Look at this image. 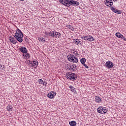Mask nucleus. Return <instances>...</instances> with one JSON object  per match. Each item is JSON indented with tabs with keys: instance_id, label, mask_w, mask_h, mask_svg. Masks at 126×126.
Segmentation results:
<instances>
[{
	"instance_id": "nucleus-6",
	"label": "nucleus",
	"mask_w": 126,
	"mask_h": 126,
	"mask_svg": "<svg viewBox=\"0 0 126 126\" xmlns=\"http://www.w3.org/2000/svg\"><path fill=\"white\" fill-rule=\"evenodd\" d=\"M59 2L65 6H70V0H59Z\"/></svg>"
},
{
	"instance_id": "nucleus-20",
	"label": "nucleus",
	"mask_w": 126,
	"mask_h": 126,
	"mask_svg": "<svg viewBox=\"0 0 126 126\" xmlns=\"http://www.w3.org/2000/svg\"><path fill=\"white\" fill-rule=\"evenodd\" d=\"M73 43H74V44H76L77 45H81V41H79V40H74L73 41Z\"/></svg>"
},
{
	"instance_id": "nucleus-17",
	"label": "nucleus",
	"mask_w": 126,
	"mask_h": 126,
	"mask_svg": "<svg viewBox=\"0 0 126 126\" xmlns=\"http://www.w3.org/2000/svg\"><path fill=\"white\" fill-rule=\"evenodd\" d=\"M7 111H8L9 112H11V111H12V106H11L10 105H8L7 106Z\"/></svg>"
},
{
	"instance_id": "nucleus-18",
	"label": "nucleus",
	"mask_w": 126,
	"mask_h": 126,
	"mask_svg": "<svg viewBox=\"0 0 126 126\" xmlns=\"http://www.w3.org/2000/svg\"><path fill=\"white\" fill-rule=\"evenodd\" d=\"M111 9L113 11V12H114V13H117L118 11H119V10L116 9V8L114 7H111Z\"/></svg>"
},
{
	"instance_id": "nucleus-8",
	"label": "nucleus",
	"mask_w": 126,
	"mask_h": 126,
	"mask_svg": "<svg viewBox=\"0 0 126 126\" xmlns=\"http://www.w3.org/2000/svg\"><path fill=\"white\" fill-rule=\"evenodd\" d=\"M105 66L107 68H113L114 67V63L111 61L106 62Z\"/></svg>"
},
{
	"instance_id": "nucleus-12",
	"label": "nucleus",
	"mask_w": 126,
	"mask_h": 126,
	"mask_svg": "<svg viewBox=\"0 0 126 126\" xmlns=\"http://www.w3.org/2000/svg\"><path fill=\"white\" fill-rule=\"evenodd\" d=\"M9 40L12 44H16V43H17V41H16V39H15V38H14V37L10 36L9 37Z\"/></svg>"
},
{
	"instance_id": "nucleus-11",
	"label": "nucleus",
	"mask_w": 126,
	"mask_h": 126,
	"mask_svg": "<svg viewBox=\"0 0 126 126\" xmlns=\"http://www.w3.org/2000/svg\"><path fill=\"white\" fill-rule=\"evenodd\" d=\"M47 96L48 98H50V99H53V98H54V96H56V93L52 91L47 94Z\"/></svg>"
},
{
	"instance_id": "nucleus-1",
	"label": "nucleus",
	"mask_w": 126,
	"mask_h": 126,
	"mask_svg": "<svg viewBox=\"0 0 126 126\" xmlns=\"http://www.w3.org/2000/svg\"><path fill=\"white\" fill-rule=\"evenodd\" d=\"M14 37L16 39L17 41H18L20 43L22 42L23 41V33H22L21 31L18 29L15 33Z\"/></svg>"
},
{
	"instance_id": "nucleus-13",
	"label": "nucleus",
	"mask_w": 126,
	"mask_h": 126,
	"mask_svg": "<svg viewBox=\"0 0 126 126\" xmlns=\"http://www.w3.org/2000/svg\"><path fill=\"white\" fill-rule=\"evenodd\" d=\"M20 52H21V53H23V54H27V49H26V48L22 46L20 48Z\"/></svg>"
},
{
	"instance_id": "nucleus-22",
	"label": "nucleus",
	"mask_w": 126,
	"mask_h": 126,
	"mask_svg": "<svg viewBox=\"0 0 126 126\" xmlns=\"http://www.w3.org/2000/svg\"><path fill=\"white\" fill-rule=\"evenodd\" d=\"M80 62L81 63L84 64V63H85V62H86V59H85V58H82L81 59Z\"/></svg>"
},
{
	"instance_id": "nucleus-7",
	"label": "nucleus",
	"mask_w": 126,
	"mask_h": 126,
	"mask_svg": "<svg viewBox=\"0 0 126 126\" xmlns=\"http://www.w3.org/2000/svg\"><path fill=\"white\" fill-rule=\"evenodd\" d=\"M61 36H62L61 33L57 32H52L51 37H53V38H60Z\"/></svg>"
},
{
	"instance_id": "nucleus-27",
	"label": "nucleus",
	"mask_w": 126,
	"mask_h": 126,
	"mask_svg": "<svg viewBox=\"0 0 126 126\" xmlns=\"http://www.w3.org/2000/svg\"><path fill=\"white\" fill-rule=\"evenodd\" d=\"M39 40L40 41H41V42H43V43L46 42V40H45V38H39Z\"/></svg>"
},
{
	"instance_id": "nucleus-34",
	"label": "nucleus",
	"mask_w": 126,
	"mask_h": 126,
	"mask_svg": "<svg viewBox=\"0 0 126 126\" xmlns=\"http://www.w3.org/2000/svg\"><path fill=\"white\" fill-rule=\"evenodd\" d=\"M83 65L86 67V68H88V66H87L85 63L83 64Z\"/></svg>"
},
{
	"instance_id": "nucleus-25",
	"label": "nucleus",
	"mask_w": 126,
	"mask_h": 126,
	"mask_svg": "<svg viewBox=\"0 0 126 126\" xmlns=\"http://www.w3.org/2000/svg\"><path fill=\"white\" fill-rule=\"evenodd\" d=\"M45 34L46 35H47V36H51L53 33L52 32H45Z\"/></svg>"
},
{
	"instance_id": "nucleus-29",
	"label": "nucleus",
	"mask_w": 126,
	"mask_h": 126,
	"mask_svg": "<svg viewBox=\"0 0 126 126\" xmlns=\"http://www.w3.org/2000/svg\"><path fill=\"white\" fill-rule=\"evenodd\" d=\"M68 68L70 71H73V69H72V65L71 66H69Z\"/></svg>"
},
{
	"instance_id": "nucleus-16",
	"label": "nucleus",
	"mask_w": 126,
	"mask_h": 126,
	"mask_svg": "<svg viewBox=\"0 0 126 126\" xmlns=\"http://www.w3.org/2000/svg\"><path fill=\"white\" fill-rule=\"evenodd\" d=\"M116 37H117V38H120L121 39V38L123 37V34H121V33L120 32H117L115 34Z\"/></svg>"
},
{
	"instance_id": "nucleus-21",
	"label": "nucleus",
	"mask_w": 126,
	"mask_h": 126,
	"mask_svg": "<svg viewBox=\"0 0 126 126\" xmlns=\"http://www.w3.org/2000/svg\"><path fill=\"white\" fill-rule=\"evenodd\" d=\"M66 27L68 28V29H70V30H71V31H73L74 30V28H73L71 25H67Z\"/></svg>"
},
{
	"instance_id": "nucleus-5",
	"label": "nucleus",
	"mask_w": 126,
	"mask_h": 126,
	"mask_svg": "<svg viewBox=\"0 0 126 126\" xmlns=\"http://www.w3.org/2000/svg\"><path fill=\"white\" fill-rule=\"evenodd\" d=\"M82 39H84L86 41H89L90 42H93L95 39L93 38V36L89 35V36H83L82 37Z\"/></svg>"
},
{
	"instance_id": "nucleus-15",
	"label": "nucleus",
	"mask_w": 126,
	"mask_h": 126,
	"mask_svg": "<svg viewBox=\"0 0 126 126\" xmlns=\"http://www.w3.org/2000/svg\"><path fill=\"white\" fill-rule=\"evenodd\" d=\"M95 101L97 103H100V102H101V98L98 96H96L95 98Z\"/></svg>"
},
{
	"instance_id": "nucleus-23",
	"label": "nucleus",
	"mask_w": 126,
	"mask_h": 126,
	"mask_svg": "<svg viewBox=\"0 0 126 126\" xmlns=\"http://www.w3.org/2000/svg\"><path fill=\"white\" fill-rule=\"evenodd\" d=\"M69 88L72 92H75V89L72 86H70Z\"/></svg>"
},
{
	"instance_id": "nucleus-2",
	"label": "nucleus",
	"mask_w": 126,
	"mask_h": 126,
	"mask_svg": "<svg viewBox=\"0 0 126 126\" xmlns=\"http://www.w3.org/2000/svg\"><path fill=\"white\" fill-rule=\"evenodd\" d=\"M66 77L70 80H72L73 81L76 80V79L77 78L76 75L72 72L67 73L66 74Z\"/></svg>"
},
{
	"instance_id": "nucleus-10",
	"label": "nucleus",
	"mask_w": 126,
	"mask_h": 126,
	"mask_svg": "<svg viewBox=\"0 0 126 126\" xmlns=\"http://www.w3.org/2000/svg\"><path fill=\"white\" fill-rule=\"evenodd\" d=\"M70 5H79V2L73 0H70Z\"/></svg>"
},
{
	"instance_id": "nucleus-26",
	"label": "nucleus",
	"mask_w": 126,
	"mask_h": 126,
	"mask_svg": "<svg viewBox=\"0 0 126 126\" xmlns=\"http://www.w3.org/2000/svg\"><path fill=\"white\" fill-rule=\"evenodd\" d=\"M34 64L35 65H38V62H37V61H33V64H32V66H33V65H34Z\"/></svg>"
},
{
	"instance_id": "nucleus-35",
	"label": "nucleus",
	"mask_w": 126,
	"mask_h": 126,
	"mask_svg": "<svg viewBox=\"0 0 126 126\" xmlns=\"http://www.w3.org/2000/svg\"><path fill=\"white\" fill-rule=\"evenodd\" d=\"M113 0V1H117V0Z\"/></svg>"
},
{
	"instance_id": "nucleus-4",
	"label": "nucleus",
	"mask_w": 126,
	"mask_h": 126,
	"mask_svg": "<svg viewBox=\"0 0 126 126\" xmlns=\"http://www.w3.org/2000/svg\"><path fill=\"white\" fill-rule=\"evenodd\" d=\"M97 111L99 114H106L108 112V110L106 107H99L97 109Z\"/></svg>"
},
{
	"instance_id": "nucleus-14",
	"label": "nucleus",
	"mask_w": 126,
	"mask_h": 126,
	"mask_svg": "<svg viewBox=\"0 0 126 126\" xmlns=\"http://www.w3.org/2000/svg\"><path fill=\"white\" fill-rule=\"evenodd\" d=\"M23 56L24 57V59L25 60L28 59L29 58H30V55H29V53H25L24 54H23Z\"/></svg>"
},
{
	"instance_id": "nucleus-31",
	"label": "nucleus",
	"mask_w": 126,
	"mask_h": 126,
	"mask_svg": "<svg viewBox=\"0 0 126 126\" xmlns=\"http://www.w3.org/2000/svg\"><path fill=\"white\" fill-rule=\"evenodd\" d=\"M0 68H1V69L3 70L4 69V65H1V64H0Z\"/></svg>"
},
{
	"instance_id": "nucleus-32",
	"label": "nucleus",
	"mask_w": 126,
	"mask_h": 126,
	"mask_svg": "<svg viewBox=\"0 0 126 126\" xmlns=\"http://www.w3.org/2000/svg\"><path fill=\"white\" fill-rule=\"evenodd\" d=\"M121 39H123L124 40V41H126V38L124 36V35H123V36L122 37Z\"/></svg>"
},
{
	"instance_id": "nucleus-19",
	"label": "nucleus",
	"mask_w": 126,
	"mask_h": 126,
	"mask_svg": "<svg viewBox=\"0 0 126 126\" xmlns=\"http://www.w3.org/2000/svg\"><path fill=\"white\" fill-rule=\"evenodd\" d=\"M69 125L71 126H76V122L75 121H71L69 122Z\"/></svg>"
},
{
	"instance_id": "nucleus-33",
	"label": "nucleus",
	"mask_w": 126,
	"mask_h": 126,
	"mask_svg": "<svg viewBox=\"0 0 126 126\" xmlns=\"http://www.w3.org/2000/svg\"><path fill=\"white\" fill-rule=\"evenodd\" d=\"M117 12H118V14H122V13H123V12L119 11V10Z\"/></svg>"
},
{
	"instance_id": "nucleus-30",
	"label": "nucleus",
	"mask_w": 126,
	"mask_h": 126,
	"mask_svg": "<svg viewBox=\"0 0 126 126\" xmlns=\"http://www.w3.org/2000/svg\"><path fill=\"white\" fill-rule=\"evenodd\" d=\"M38 82L40 84H42V83L44 82L43 81V80H42L41 79H39L38 80Z\"/></svg>"
},
{
	"instance_id": "nucleus-24",
	"label": "nucleus",
	"mask_w": 126,
	"mask_h": 126,
	"mask_svg": "<svg viewBox=\"0 0 126 126\" xmlns=\"http://www.w3.org/2000/svg\"><path fill=\"white\" fill-rule=\"evenodd\" d=\"M73 71H76L77 69H76V66L75 65H72Z\"/></svg>"
},
{
	"instance_id": "nucleus-9",
	"label": "nucleus",
	"mask_w": 126,
	"mask_h": 126,
	"mask_svg": "<svg viewBox=\"0 0 126 126\" xmlns=\"http://www.w3.org/2000/svg\"><path fill=\"white\" fill-rule=\"evenodd\" d=\"M105 4L107 5V6H112L114 3H113V0H105L104 1Z\"/></svg>"
},
{
	"instance_id": "nucleus-28",
	"label": "nucleus",
	"mask_w": 126,
	"mask_h": 126,
	"mask_svg": "<svg viewBox=\"0 0 126 126\" xmlns=\"http://www.w3.org/2000/svg\"><path fill=\"white\" fill-rule=\"evenodd\" d=\"M26 63H27V64H29V63H32V62H31V61H30V60H27L26 61Z\"/></svg>"
},
{
	"instance_id": "nucleus-3",
	"label": "nucleus",
	"mask_w": 126,
	"mask_h": 126,
	"mask_svg": "<svg viewBox=\"0 0 126 126\" xmlns=\"http://www.w3.org/2000/svg\"><path fill=\"white\" fill-rule=\"evenodd\" d=\"M67 57L68 61H69V62H71L72 63H78V59H77L76 57H74V55H69Z\"/></svg>"
}]
</instances>
